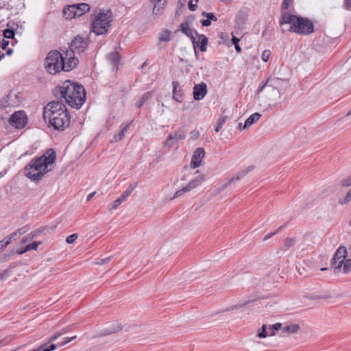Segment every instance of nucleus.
Returning a JSON list of instances; mask_svg holds the SVG:
<instances>
[{
  "mask_svg": "<svg viewBox=\"0 0 351 351\" xmlns=\"http://www.w3.org/2000/svg\"><path fill=\"white\" fill-rule=\"evenodd\" d=\"M77 8L76 4L68 5L67 7L64 8L63 10V16L66 19H72L75 17H79L78 13H77Z\"/></svg>",
  "mask_w": 351,
  "mask_h": 351,
  "instance_id": "obj_17",
  "label": "nucleus"
},
{
  "mask_svg": "<svg viewBox=\"0 0 351 351\" xmlns=\"http://www.w3.org/2000/svg\"><path fill=\"white\" fill-rule=\"evenodd\" d=\"M234 45L237 52L240 53L241 51V48L239 46V45L238 43H237L236 45Z\"/></svg>",
  "mask_w": 351,
  "mask_h": 351,
  "instance_id": "obj_63",
  "label": "nucleus"
},
{
  "mask_svg": "<svg viewBox=\"0 0 351 351\" xmlns=\"http://www.w3.org/2000/svg\"><path fill=\"white\" fill-rule=\"evenodd\" d=\"M77 8L78 16H80L90 10V5L87 3H78L76 4Z\"/></svg>",
  "mask_w": 351,
  "mask_h": 351,
  "instance_id": "obj_26",
  "label": "nucleus"
},
{
  "mask_svg": "<svg viewBox=\"0 0 351 351\" xmlns=\"http://www.w3.org/2000/svg\"><path fill=\"white\" fill-rule=\"evenodd\" d=\"M202 15L203 16H205L206 17L209 21H217V18L215 16V15L212 13V12H203Z\"/></svg>",
  "mask_w": 351,
  "mask_h": 351,
  "instance_id": "obj_45",
  "label": "nucleus"
},
{
  "mask_svg": "<svg viewBox=\"0 0 351 351\" xmlns=\"http://www.w3.org/2000/svg\"><path fill=\"white\" fill-rule=\"evenodd\" d=\"M343 270L345 274H348L351 271V259H347L343 263Z\"/></svg>",
  "mask_w": 351,
  "mask_h": 351,
  "instance_id": "obj_39",
  "label": "nucleus"
},
{
  "mask_svg": "<svg viewBox=\"0 0 351 351\" xmlns=\"http://www.w3.org/2000/svg\"><path fill=\"white\" fill-rule=\"evenodd\" d=\"M77 239V234H72L66 237V241L71 244L73 243Z\"/></svg>",
  "mask_w": 351,
  "mask_h": 351,
  "instance_id": "obj_49",
  "label": "nucleus"
},
{
  "mask_svg": "<svg viewBox=\"0 0 351 351\" xmlns=\"http://www.w3.org/2000/svg\"><path fill=\"white\" fill-rule=\"evenodd\" d=\"M189 191H190L189 190V189L186 186L183 187L182 189L177 191L175 193L173 197L171 198V199H176V198L181 196L184 193H187Z\"/></svg>",
  "mask_w": 351,
  "mask_h": 351,
  "instance_id": "obj_41",
  "label": "nucleus"
},
{
  "mask_svg": "<svg viewBox=\"0 0 351 351\" xmlns=\"http://www.w3.org/2000/svg\"><path fill=\"white\" fill-rule=\"evenodd\" d=\"M27 230V228L25 226V227L18 229L16 232L18 235H22L26 232Z\"/></svg>",
  "mask_w": 351,
  "mask_h": 351,
  "instance_id": "obj_60",
  "label": "nucleus"
},
{
  "mask_svg": "<svg viewBox=\"0 0 351 351\" xmlns=\"http://www.w3.org/2000/svg\"><path fill=\"white\" fill-rule=\"evenodd\" d=\"M62 64H63L62 53L56 50L48 53L45 58V66L49 73L55 75L62 71Z\"/></svg>",
  "mask_w": 351,
  "mask_h": 351,
  "instance_id": "obj_7",
  "label": "nucleus"
},
{
  "mask_svg": "<svg viewBox=\"0 0 351 351\" xmlns=\"http://www.w3.org/2000/svg\"><path fill=\"white\" fill-rule=\"evenodd\" d=\"M267 336V326L263 325L258 332V337L260 338H265Z\"/></svg>",
  "mask_w": 351,
  "mask_h": 351,
  "instance_id": "obj_40",
  "label": "nucleus"
},
{
  "mask_svg": "<svg viewBox=\"0 0 351 351\" xmlns=\"http://www.w3.org/2000/svg\"><path fill=\"white\" fill-rule=\"evenodd\" d=\"M95 194V192H93V193H90L88 195L86 200L88 202L90 201L94 197Z\"/></svg>",
  "mask_w": 351,
  "mask_h": 351,
  "instance_id": "obj_64",
  "label": "nucleus"
},
{
  "mask_svg": "<svg viewBox=\"0 0 351 351\" xmlns=\"http://www.w3.org/2000/svg\"><path fill=\"white\" fill-rule=\"evenodd\" d=\"M270 56H271L270 50L266 49V50L263 51V52L262 53L261 58L264 62H267L269 60Z\"/></svg>",
  "mask_w": 351,
  "mask_h": 351,
  "instance_id": "obj_47",
  "label": "nucleus"
},
{
  "mask_svg": "<svg viewBox=\"0 0 351 351\" xmlns=\"http://www.w3.org/2000/svg\"><path fill=\"white\" fill-rule=\"evenodd\" d=\"M56 160V153L49 149L41 156L32 158L25 167V176L33 182H38L52 170Z\"/></svg>",
  "mask_w": 351,
  "mask_h": 351,
  "instance_id": "obj_1",
  "label": "nucleus"
},
{
  "mask_svg": "<svg viewBox=\"0 0 351 351\" xmlns=\"http://www.w3.org/2000/svg\"><path fill=\"white\" fill-rule=\"evenodd\" d=\"M12 97L11 94L8 95L5 97L0 101V106L2 108L11 107L13 104L10 101V99Z\"/></svg>",
  "mask_w": 351,
  "mask_h": 351,
  "instance_id": "obj_33",
  "label": "nucleus"
},
{
  "mask_svg": "<svg viewBox=\"0 0 351 351\" xmlns=\"http://www.w3.org/2000/svg\"><path fill=\"white\" fill-rule=\"evenodd\" d=\"M127 199L126 197L123 194H122L117 199H116L113 204L110 207V210H115L117 209L123 201H125Z\"/></svg>",
  "mask_w": 351,
  "mask_h": 351,
  "instance_id": "obj_32",
  "label": "nucleus"
},
{
  "mask_svg": "<svg viewBox=\"0 0 351 351\" xmlns=\"http://www.w3.org/2000/svg\"><path fill=\"white\" fill-rule=\"evenodd\" d=\"M130 124L131 123H129L128 124L123 127L121 131L114 136L111 142H117L119 141H121L123 138L125 132L128 130V128H129Z\"/></svg>",
  "mask_w": 351,
  "mask_h": 351,
  "instance_id": "obj_25",
  "label": "nucleus"
},
{
  "mask_svg": "<svg viewBox=\"0 0 351 351\" xmlns=\"http://www.w3.org/2000/svg\"><path fill=\"white\" fill-rule=\"evenodd\" d=\"M351 201V189L346 193L344 196L339 197L338 203L341 205L347 204Z\"/></svg>",
  "mask_w": 351,
  "mask_h": 351,
  "instance_id": "obj_29",
  "label": "nucleus"
},
{
  "mask_svg": "<svg viewBox=\"0 0 351 351\" xmlns=\"http://www.w3.org/2000/svg\"><path fill=\"white\" fill-rule=\"evenodd\" d=\"M282 326V324L280 323H276L275 324H273L269 327V329L271 330L272 332L269 334V336H273L275 335L274 331L278 330Z\"/></svg>",
  "mask_w": 351,
  "mask_h": 351,
  "instance_id": "obj_46",
  "label": "nucleus"
},
{
  "mask_svg": "<svg viewBox=\"0 0 351 351\" xmlns=\"http://www.w3.org/2000/svg\"><path fill=\"white\" fill-rule=\"evenodd\" d=\"M308 298L310 300H319V299L327 300V299L331 298V295L329 293H324V294H321V295L313 294V295L308 296Z\"/></svg>",
  "mask_w": 351,
  "mask_h": 351,
  "instance_id": "obj_36",
  "label": "nucleus"
},
{
  "mask_svg": "<svg viewBox=\"0 0 351 351\" xmlns=\"http://www.w3.org/2000/svg\"><path fill=\"white\" fill-rule=\"evenodd\" d=\"M207 93V86L205 83L202 82L195 84L193 88V98L195 100H202Z\"/></svg>",
  "mask_w": 351,
  "mask_h": 351,
  "instance_id": "obj_15",
  "label": "nucleus"
},
{
  "mask_svg": "<svg viewBox=\"0 0 351 351\" xmlns=\"http://www.w3.org/2000/svg\"><path fill=\"white\" fill-rule=\"evenodd\" d=\"M62 98L73 108L79 109L86 99V92L83 86L66 80L59 87Z\"/></svg>",
  "mask_w": 351,
  "mask_h": 351,
  "instance_id": "obj_3",
  "label": "nucleus"
},
{
  "mask_svg": "<svg viewBox=\"0 0 351 351\" xmlns=\"http://www.w3.org/2000/svg\"><path fill=\"white\" fill-rule=\"evenodd\" d=\"M240 39L235 37L234 36H232V42L233 45H236L237 43L239 44Z\"/></svg>",
  "mask_w": 351,
  "mask_h": 351,
  "instance_id": "obj_62",
  "label": "nucleus"
},
{
  "mask_svg": "<svg viewBox=\"0 0 351 351\" xmlns=\"http://www.w3.org/2000/svg\"><path fill=\"white\" fill-rule=\"evenodd\" d=\"M16 29H5L3 31V35L5 38L13 39L15 35Z\"/></svg>",
  "mask_w": 351,
  "mask_h": 351,
  "instance_id": "obj_35",
  "label": "nucleus"
},
{
  "mask_svg": "<svg viewBox=\"0 0 351 351\" xmlns=\"http://www.w3.org/2000/svg\"><path fill=\"white\" fill-rule=\"evenodd\" d=\"M165 2V1H164L163 3H154V8H153V14H154L160 15L162 14Z\"/></svg>",
  "mask_w": 351,
  "mask_h": 351,
  "instance_id": "obj_30",
  "label": "nucleus"
},
{
  "mask_svg": "<svg viewBox=\"0 0 351 351\" xmlns=\"http://www.w3.org/2000/svg\"><path fill=\"white\" fill-rule=\"evenodd\" d=\"M227 119H228L227 115L221 116L219 118L217 124L215 129L216 132H219L222 129V127H223V124L226 122Z\"/></svg>",
  "mask_w": 351,
  "mask_h": 351,
  "instance_id": "obj_31",
  "label": "nucleus"
},
{
  "mask_svg": "<svg viewBox=\"0 0 351 351\" xmlns=\"http://www.w3.org/2000/svg\"><path fill=\"white\" fill-rule=\"evenodd\" d=\"M189 8L191 11H195L197 8V3L195 4L193 3L192 0H190L189 2Z\"/></svg>",
  "mask_w": 351,
  "mask_h": 351,
  "instance_id": "obj_56",
  "label": "nucleus"
},
{
  "mask_svg": "<svg viewBox=\"0 0 351 351\" xmlns=\"http://www.w3.org/2000/svg\"><path fill=\"white\" fill-rule=\"evenodd\" d=\"M43 117L45 121L48 119L50 125L58 131L64 130L71 122V117L65 105L59 101H52L45 106Z\"/></svg>",
  "mask_w": 351,
  "mask_h": 351,
  "instance_id": "obj_2",
  "label": "nucleus"
},
{
  "mask_svg": "<svg viewBox=\"0 0 351 351\" xmlns=\"http://www.w3.org/2000/svg\"><path fill=\"white\" fill-rule=\"evenodd\" d=\"M200 22H201L202 26H204V27H208V26L210 25V24H211V21H209L208 19H202V20H201Z\"/></svg>",
  "mask_w": 351,
  "mask_h": 351,
  "instance_id": "obj_59",
  "label": "nucleus"
},
{
  "mask_svg": "<svg viewBox=\"0 0 351 351\" xmlns=\"http://www.w3.org/2000/svg\"><path fill=\"white\" fill-rule=\"evenodd\" d=\"M197 37L198 38L197 41H196V43L197 44L193 45L194 47L199 46L200 50L202 51H206V49H207V45H208V38L204 34H199V36H196V38Z\"/></svg>",
  "mask_w": 351,
  "mask_h": 351,
  "instance_id": "obj_21",
  "label": "nucleus"
},
{
  "mask_svg": "<svg viewBox=\"0 0 351 351\" xmlns=\"http://www.w3.org/2000/svg\"><path fill=\"white\" fill-rule=\"evenodd\" d=\"M10 271L9 269H5L0 272V280H3L8 277Z\"/></svg>",
  "mask_w": 351,
  "mask_h": 351,
  "instance_id": "obj_53",
  "label": "nucleus"
},
{
  "mask_svg": "<svg viewBox=\"0 0 351 351\" xmlns=\"http://www.w3.org/2000/svg\"><path fill=\"white\" fill-rule=\"evenodd\" d=\"M194 17H191V21L189 20L183 21L178 29V31H181L184 34L189 37L193 42V44H197L196 43V36H199L197 32L190 27V24L193 20Z\"/></svg>",
  "mask_w": 351,
  "mask_h": 351,
  "instance_id": "obj_12",
  "label": "nucleus"
},
{
  "mask_svg": "<svg viewBox=\"0 0 351 351\" xmlns=\"http://www.w3.org/2000/svg\"><path fill=\"white\" fill-rule=\"evenodd\" d=\"M285 226V224L279 227L276 231H275L274 232H272V233H269L268 234H267L265 238H264V241H266L269 239H270L272 236H274V234H276L278 231L281 230Z\"/></svg>",
  "mask_w": 351,
  "mask_h": 351,
  "instance_id": "obj_51",
  "label": "nucleus"
},
{
  "mask_svg": "<svg viewBox=\"0 0 351 351\" xmlns=\"http://www.w3.org/2000/svg\"><path fill=\"white\" fill-rule=\"evenodd\" d=\"M88 45V38L77 35L72 40L69 45L70 51L75 53H83L86 49Z\"/></svg>",
  "mask_w": 351,
  "mask_h": 351,
  "instance_id": "obj_8",
  "label": "nucleus"
},
{
  "mask_svg": "<svg viewBox=\"0 0 351 351\" xmlns=\"http://www.w3.org/2000/svg\"><path fill=\"white\" fill-rule=\"evenodd\" d=\"M199 136V132L198 130H193L191 133H190V138L192 139V140H195L197 139L198 137Z\"/></svg>",
  "mask_w": 351,
  "mask_h": 351,
  "instance_id": "obj_52",
  "label": "nucleus"
},
{
  "mask_svg": "<svg viewBox=\"0 0 351 351\" xmlns=\"http://www.w3.org/2000/svg\"><path fill=\"white\" fill-rule=\"evenodd\" d=\"M74 54L75 53L66 50L65 56H63L62 71H69L77 66L78 59L75 57Z\"/></svg>",
  "mask_w": 351,
  "mask_h": 351,
  "instance_id": "obj_13",
  "label": "nucleus"
},
{
  "mask_svg": "<svg viewBox=\"0 0 351 351\" xmlns=\"http://www.w3.org/2000/svg\"><path fill=\"white\" fill-rule=\"evenodd\" d=\"M247 304H248V302H245V303H243V304H241L234 305V306H231L230 308H228L227 309V311L237 309L239 308H241V307H243V306H245Z\"/></svg>",
  "mask_w": 351,
  "mask_h": 351,
  "instance_id": "obj_57",
  "label": "nucleus"
},
{
  "mask_svg": "<svg viewBox=\"0 0 351 351\" xmlns=\"http://www.w3.org/2000/svg\"><path fill=\"white\" fill-rule=\"evenodd\" d=\"M111 258H112V256H108L107 258H101L97 262V264H99V265L106 264L111 260Z\"/></svg>",
  "mask_w": 351,
  "mask_h": 351,
  "instance_id": "obj_55",
  "label": "nucleus"
},
{
  "mask_svg": "<svg viewBox=\"0 0 351 351\" xmlns=\"http://www.w3.org/2000/svg\"><path fill=\"white\" fill-rule=\"evenodd\" d=\"M299 329H300V326L296 324L286 326L282 328L283 332H290V333H295V332H298Z\"/></svg>",
  "mask_w": 351,
  "mask_h": 351,
  "instance_id": "obj_28",
  "label": "nucleus"
},
{
  "mask_svg": "<svg viewBox=\"0 0 351 351\" xmlns=\"http://www.w3.org/2000/svg\"><path fill=\"white\" fill-rule=\"evenodd\" d=\"M279 24L281 27L290 24L287 31L300 35H308L314 32V25L310 19L290 14L289 12H282Z\"/></svg>",
  "mask_w": 351,
  "mask_h": 351,
  "instance_id": "obj_4",
  "label": "nucleus"
},
{
  "mask_svg": "<svg viewBox=\"0 0 351 351\" xmlns=\"http://www.w3.org/2000/svg\"><path fill=\"white\" fill-rule=\"evenodd\" d=\"M40 244V242H33L30 244L27 245L24 250H19L17 252L19 254H23L26 252L30 251V250H36Z\"/></svg>",
  "mask_w": 351,
  "mask_h": 351,
  "instance_id": "obj_27",
  "label": "nucleus"
},
{
  "mask_svg": "<svg viewBox=\"0 0 351 351\" xmlns=\"http://www.w3.org/2000/svg\"><path fill=\"white\" fill-rule=\"evenodd\" d=\"M254 169L253 166H249L245 169L239 172L237 176L232 178L226 183L217 188L215 191V195H217L221 193L225 189H226L234 181L240 180L244 178L248 173H250Z\"/></svg>",
  "mask_w": 351,
  "mask_h": 351,
  "instance_id": "obj_11",
  "label": "nucleus"
},
{
  "mask_svg": "<svg viewBox=\"0 0 351 351\" xmlns=\"http://www.w3.org/2000/svg\"><path fill=\"white\" fill-rule=\"evenodd\" d=\"M261 114L258 112H255L250 115L245 121L244 125L243 127V129L248 128L252 125L254 123L259 120Z\"/></svg>",
  "mask_w": 351,
  "mask_h": 351,
  "instance_id": "obj_23",
  "label": "nucleus"
},
{
  "mask_svg": "<svg viewBox=\"0 0 351 351\" xmlns=\"http://www.w3.org/2000/svg\"><path fill=\"white\" fill-rule=\"evenodd\" d=\"M9 122L16 128L22 129L27 123V117L23 111L15 112L11 115Z\"/></svg>",
  "mask_w": 351,
  "mask_h": 351,
  "instance_id": "obj_10",
  "label": "nucleus"
},
{
  "mask_svg": "<svg viewBox=\"0 0 351 351\" xmlns=\"http://www.w3.org/2000/svg\"><path fill=\"white\" fill-rule=\"evenodd\" d=\"M343 8L346 10H351V0H344Z\"/></svg>",
  "mask_w": 351,
  "mask_h": 351,
  "instance_id": "obj_54",
  "label": "nucleus"
},
{
  "mask_svg": "<svg viewBox=\"0 0 351 351\" xmlns=\"http://www.w3.org/2000/svg\"><path fill=\"white\" fill-rule=\"evenodd\" d=\"M205 156V150L202 147H198L194 152V154L192 156L190 167L192 169H195L200 166L202 160Z\"/></svg>",
  "mask_w": 351,
  "mask_h": 351,
  "instance_id": "obj_14",
  "label": "nucleus"
},
{
  "mask_svg": "<svg viewBox=\"0 0 351 351\" xmlns=\"http://www.w3.org/2000/svg\"><path fill=\"white\" fill-rule=\"evenodd\" d=\"M295 239H287L285 241L284 247L283 249L285 250H287L290 247L293 246L295 244Z\"/></svg>",
  "mask_w": 351,
  "mask_h": 351,
  "instance_id": "obj_43",
  "label": "nucleus"
},
{
  "mask_svg": "<svg viewBox=\"0 0 351 351\" xmlns=\"http://www.w3.org/2000/svg\"><path fill=\"white\" fill-rule=\"evenodd\" d=\"M12 241V239L8 237L7 239H4L3 240H1V243L3 244V245L5 247H6L7 245H8Z\"/></svg>",
  "mask_w": 351,
  "mask_h": 351,
  "instance_id": "obj_58",
  "label": "nucleus"
},
{
  "mask_svg": "<svg viewBox=\"0 0 351 351\" xmlns=\"http://www.w3.org/2000/svg\"><path fill=\"white\" fill-rule=\"evenodd\" d=\"M347 255V249L345 246H340L336 251L332 260V265L335 272L339 271Z\"/></svg>",
  "mask_w": 351,
  "mask_h": 351,
  "instance_id": "obj_9",
  "label": "nucleus"
},
{
  "mask_svg": "<svg viewBox=\"0 0 351 351\" xmlns=\"http://www.w3.org/2000/svg\"><path fill=\"white\" fill-rule=\"evenodd\" d=\"M137 184H131L128 186V188L123 193V194L125 195V197H128L129 195L132 193V192L134 190V189L136 187Z\"/></svg>",
  "mask_w": 351,
  "mask_h": 351,
  "instance_id": "obj_44",
  "label": "nucleus"
},
{
  "mask_svg": "<svg viewBox=\"0 0 351 351\" xmlns=\"http://www.w3.org/2000/svg\"><path fill=\"white\" fill-rule=\"evenodd\" d=\"M288 87V80L274 77L269 78L265 84L260 88L259 91L263 90L268 93L272 91L274 96L280 97V95L285 93Z\"/></svg>",
  "mask_w": 351,
  "mask_h": 351,
  "instance_id": "obj_6",
  "label": "nucleus"
},
{
  "mask_svg": "<svg viewBox=\"0 0 351 351\" xmlns=\"http://www.w3.org/2000/svg\"><path fill=\"white\" fill-rule=\"evenodd\" d=\"M171 32L168 29H165L163 31L159 37L160 41H169L171 40L170 37Z\"/></svg>",
  "mask_w": 351,
  "mask_h": 351,
  "instance_id": "obj_37",
  "label": "nucleus"
},
{
  "mask_svg": "<svg viewBox=\"0 0 351 351\" xmlns=\"http://www.w3.org/2000/svg\"><path fill=\"white\" fill-rule=\"evenodd\" d=\"M205 180V176L204 174H199L194 179H193L189 183L186 185V187L189 191L195 189L199 185L202 184Z\"/></svg>",
  "mask_w": 351,
  "mask_h": 351,
  "instance_id": "obj_20",
  "label": "nucleus"
},
{
  "mask_svg": "<svg viewBox=\"0 0 351 351\" xmlns=\"http://www.w3.org/2000/svg\"><path fill=\"white\" fill-rule=\"evenodd\" d=\"M153 96V91H148L144 93L141 98L136 103L137 108H141L147 101L150 99Z\"/></svg>",
  "mask_w": 351,
  "mask_h": 351,
  "instance_id": "obj_24",
  "label": "nucleus"
},
{
  "mask_svg": "<svg viewBox=\"0 0 351 351\" xmlns=\"http://www.w3.org/2000/svg\"><path fill=\"white\" fill-rule=\"evenodd\" d=\"M176 142V138L173 136V133H171L169 134L165 145L168 147H172Z\"/></svg>",
  "mask_w": 351,
  "mask_h": 351,
  "instance_id": "obj_34",
  "label": "nucleus"
},
{
  "mask_svg": "<svg viewBox=\"0 0 351 351\" xmlns=\"http://www.w3.org/2000/svg\"><path fill=\"white\" fill-rule=\"evenodd\" d=\"M76 337H77V336H73L72 337H65L62 341H61L60 343H59L58 344H51L49 346L44 345L38 349L33 350L32 351H40V350L52 351V350H54L56 348V347H62V346L66 345V343L71 342L72 340L75 339Z\"/></svg>",
  "mask_w": 351,
  "mask_h": 351,
  "instance_id": "obj_16",
  "label": "nucleus"
},
{
  "mask_svg": "<svg viewBox=\"0 0 351 351\" xmlns=\"http://www.w3.org/2000/svg\"><path fill=\"white\" fill-rule=\"evenodd\" d=\"M8 45H9L8 40H3L1 42L2 49H3V50L7 48V47L8 46Z\"/></svg>",
  "mask_w": 351,
  "mask_h": 351,
  "instance_id": "obj_61",
  "label": "nucleus"
},
{
  "mask_svg": "<svg viewBox=\"0 0 351 351\" xmlns=\"http://www.w3.org/2000/svg\"><path fill=\"white\" fill-rule=\"evenodd\" d=\"M121 330V327L119 325H116L112 328H105L103 332L104 335H110L112 333H115Z\"/></svg>",
  "mask_w": 351,
  "mask_h": 351,
  "instance_id": "obj_38",
  "label": "nucleus"
},
{
  "mask_svg": "<svg viewBox=\"0 0 351 351\" xmlns=\"http://www.w3.org/2000/svg\"><path fill=\"white\" fill-rule=\"evenodd\" d=\"M351 186V176L343 178L340 180L339 184H337V190H338V196L339 198L341 197L340 195L343 192V189Z\"/></svg>",
  "mask_w": 351,
  "mask_h": 351,
  "instance_id": "obj_19",
  "label": "nucleus"
},
{
  "mask_svg": "<svg viewBox=\"0 0 351 351\" xmlns=\"http://www.w3.org/2000/svg\"><path fill=\"white\" fill-rule=\"evenodd\" d=\"M61 335H62V332H61L60 331L55 332L54 335L49 339L48 343L55 341Z\"/></svg>",
  "mask_w": 351,
  "mask_h": 351,
  "instance_id": "obj_50",
  "label": "nucleus"
},
{
  "mask_svg": "<svg viewBox=\"0 0 351 351\" xmlns=\"http://www.w3.org/2000/svg\"><path fill=\"white\" fill-rule=\"evenodd\" d=\"M173 98L178 102L181 103L183 100V90L178 81H173Z\"/></svg>",
  "mask_w": 351,
  "mask_h": 351,
  "instance_id": "obj_18",
  "label": "nucleus"
},
{
  "mask_svg": "<svg viewBox=\"0 0 351 351\" xmlns=\"http://www.w3.org/2000/svg\"><path fill=\"white\" fill-rule=\"evenodd\" d=\"M173 134L175 136V138H176L177 141L178 140H183L186 137L184 132L181 130H179L175 132H173Z\"/></svg>",
  "mask_w": 351,
  "mask_h": 351,
  "instance_id": "obj_42",
  "label": "nucleus"
},
{
  "mask_svg": "<svg viewBox=\"0 0 351 351\" xmlns=\"http://www.w3.org/2000/svg\"><path fill=\"white\" fill-rule=\"evenodd\" d=\"M112 20V12L110 10H95L90 16L92 32L97 35L107 33Z\"/></svg>",
  "mask_w": 351,
  "mask_h": 351,
  "instance_id": "obj_5",
  "label": "nucleus"
},
{
  "mask_svg": "<svg viewBox=\"0 0 351 351\" xmlns=\"http://www.w3.org/2000/svg\"><path fill=\"white\" fill-rule=\"evenodd\" d=\"M108 59L112 64L114 69H117L120 61L119 53L117 51H113L108 55Z\"/></svg>",
  "mask_w": 351,
  "mask_h": 351,
  "instance_id": "obj_22",
  "label": "nucleus"
},
{
  "mask_svg": "<svg viewBox=\"0 0 351 351\" xmlns=\"http://www.w3.org/2000/svg\"><path fill=\"white\" fill-rule=\"evenodd\" d=\"M291 1L292 0H283L282 3V12H288L287 10L289 9Z\"/></svg>",
  "mask_w": 351,
  "mask_h": 351,
  "instance_id": "obj_48",
  "label": "nucleus"
}]
</instances>
